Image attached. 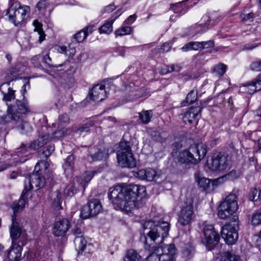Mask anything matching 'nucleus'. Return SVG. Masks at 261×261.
Listing matches in <instances>:
<instances>
[{
	"label": "nucleus",
	"instance_id": "obj_37",
	"mask_svg": "<svg viewBox=\"0 0 261 261\" xmlns=\"http://www.w3.org/2000/svg\"><path fill=\"white\" fill-rule=\"evenodd\" d=\"M139 117L141 120L142 122L144 124L149 123L152 117V111H144L141 113H139Z\"/></svg>",
	"mask_w": 261,
	"mask_h": 261
},
{
	"label": "nucleus",
	"instance_id": "obj_13",
	"mask_svg": "<svg viewBox=\"0 0 261 261\" xmlns=\"http://www.w3.org/2000/svg\"><path fill=\"white\" fill-rule=\"evenodd\" d=\"M90 98L95 101H101L107 97V92L103 85H96L89 92Z\"/></svg>",
	"mask_w": 261,
	"mask_h": 261
},
{
	"label": "nucleus",
	"instance_id": "obj_46",
	"mask_svg": "<svg viewBox=\"0 0 261 261\" xmlns=\"http://www.w3.org/2000/svg\"><path fill=\"white\" fill-rule=\"evenodd\" d=\"M226 66L223 64L216 65L214 68V73L219 76H222L226 72Z\"/></svg>",
	"mask_w": 261,
	"mask_h": 261
},
{
	"label": "nucleus",
	"instance_id": "obj_26",
	"mask_svg": "<svg viewBox=\"0 0 261 261\" xmlns=\"http://www.w3.org/2000/svg\"><path fill=\"white\" fill-rule=\"evenodd\" d=\"M141 256L134 249L128 250L124 256L123 261H140Z\"/></svg>",
	"mask_w": 261,
	"mask_h": 261
},
{
	"label": "nucleus",
	"instance_id": "obj_28",
	"mask_svg": "<svg viewBox=\"0 0 261 261\" xmlns=\"http://www.w3.org/2000/svg\"><path fill=\"white\" fill-rule=\"evenodd\" d=\"M33 24L35 27L34 32H36L39 37L40 43H41L45 39V34L42 29V24L37 20H34Z\"/></svg>",
	"mask_w": 261,
	"mask_h": 261
},
{
	"label": "nucleus",
	"instance_id": "obj_11",
	"mask_svg": "<svg viewBox=\"0 0 261 261\" xmlns=\"http://www.w3.org/2000/svg\"><path fill=\"white\" fill-rule=\"evenodd\" d=\"M102 210V205L99 200L94 199L88 202L81 210V216L83 219L98 215Z\"/></svg>",
	"mask_w": 261,
	"mask_h": 261
},
{
	"label": "nucleus",
	"instance_id": "obj_32",
	"mask_svg": "<svg viewBox=\"0 0 261 261\" xmlns=\"http://www.w3.org/2000/svg\"><path fill=\"white\" fill-rule=\"evenodd\" d=\"M115 21V18L110 19L107 22L105 23L99 28V33L100 34L106 33L110 34L113 30L112 24Z\"/></svg>",
	"mask_w": 261,
	"mask_h": 261
},
{
	"label": "nucleus",
	"instance_id": "obj_41",
	"mask_svg": "<svg viewBox=\"0 0 261 261\" xmlns=\"http://www.w3.org/2000/svg\"><path fill=\"white\" fill-rule=\"evenodd\" d=\"M42 62L45 67H47L50 68H58L59 67L62 66L61 64L54 65L52 63L51 59L49 57L48 55H46L45 56H43Z\"/></svg>",
	"mask_w": 261,
	"mask_h": 261
},
{
	"label": "nucleus",
	"instance_id": "obj_63",
	"mask_svg": "<svg viewBox=\"0 0 261 261\" xmlns=\"http://www.w3.org/2000/svg\"><path fill=\"white\" fill-rule=\"evenodd\" d=\"M89 130V127L86 125L85 126H83L78 128L76 130V133L81 135L83 132H88Z\"/></svg>",
	"mask_w": 261,
	"mask_h": 261
},
{
	"label": "nucleus",
	"instance_id": "obj_20",
	"mask_svg": "<svg viewBox=\"0 0 261 261\" xmlns=\"http://www.w3.org/2000/svg\"><path fill=\"white\" fill-rule=\"evenodd\" d=\"M89 155L92 161H99L104 158L108 154L105 149L102 150L95 146L91 147L88 149Z\"/></svg>",
	"mask_w": 261,
	"mask_h": 261
},
{
	"label": "nucleus",
	"instance_id": "obj_60",
	"mask_svg": "<svg viewBox=\"0 0 261 261\" xmlns=\"http://www.w3.org/2000/svg\"><path fill=\"white\" fill-rule=\"evenodd\" d=\"M72 233L75 236H83V231L80 227H75L71 230Z\"/></svg>",
	"mask_w": 261,
	"mask_h": 261
},
{
	"label": "nucleus",
	"instance_id": "obj_36",
	"mask_svg": "<svg viewBox=\"0 0 261 261\" xmlns=\"http://www.w3.org/2000/svg\"><path fill=\"white\" fill-rule=\"evenodd\" d=\"M88 35V32L81 30L73 36L72 42L80 43L83 42Z\"/></svg>",
	"mask_w": 261,
	"mask_h": 261
},
{
	"label": "nucleus",
	"instance_id": "obj_42",
	"mask_svg": "<svg viewBox=\"0 0 261 261\" xmlns=\"http://www.w3.org/2000/svg\"><path fill=\"white\" fill-rule=\"evenodd\" d=\"M181 67L177 64H172L162 69V72L163 74H167L173 71L178 72L180 70Z\"/></svg>",
	"mask_w": 261,
	"mask_h": 261
},
{
	"label": "nucleus",
	"instance_id": "obj_56",
	"mask_svg": "<svg viewBox=\"0 0 261 261\" xmlns=\"http://www.w3.org/2000/svg\"><path fill=\"white\" fill-rule=\"evenodd\" d=\"M64 135V132L62 130L56 131L51 135H49V140L54 139H59Z\"/></svg>",
	"mask_w": 261,
	"mask_h": 261
},
{
	"label": "nucleus",
	"instance_id": "obj_45",
	"mask_svg": "<svg viewBox=\"0 0 261 261\" xmlns=\"http://www.w3.org/2000/svg\"><path fill=\"white\" fill-rule=\"evenodd\" d=\"M77 189L72 183L69 184L67 186L64 190V194L67 196H72L77 192Z\"/></svg>",
	"mask_w": 261,
	"mask_h": 261
},
{
	"label": "nucleus",
	"instance_id": "obj_31",
	"mask_svg": "<svg viewBox=\"0 0 261 261\" xmlns=\"http://www.w3.org/2000/svg\"><path fill=\"white\" fill-rule=\"evenodd\" d=\"M74 243L76 250L83 251L86 247L87 242L83 236H76L75 237Z\"/></svg>",
	"mask_w": 261,
	"mask_h": 261
},
{
	"label": "nucleus",
	"instance_id": "obj_1",
	"mask_svg": "<svg viewBox=\"0 0 261 261\" xmlns=\"http://www.w3.org/2000/svg\"><path fill=\"white\" fill-rule=\"evenodd\" d=\"M145 192L146 188L143 186L117 185L110 189L108 197L115 209L130 212L143 206Z\"/></svg>",
	"mask_w": 261,
	"mask_h": 261
},
{
	"label": "nucleus",
	"instance_id": "obj_61",
	"mask_svg": "<svg viewBox=\"0 0 261 261\" xmlns=\"http://www.w3.org/2000/svg\"><path fill=\"white\" fill-rule=\"evenodd\" d=\"M202 19L204 21H205V22L204 24H201L200 25H204V28L203 29V31H205L207 29L206 28V27L209 24V23L211 21V20H210V17H209V16H208L207 15H205L202 17Z\"/></svg>",
	"mask_w": 261,
	"mask_h": 261
},
{
	"label": "nucleus",
	"instance_id": "obj_24",
	"mask_svg": "<svg viewBox=\"0 0 261 261\" xmlns=\"http://www.w3.org/2000/svg\"><path fill=\"white\" fill-rule=\"evenodd\" d=\"M55 49L58 53L63 54L68 58H72L76 52L75 47L71 45H69L68 47L65 45H57Z\"/></svg>",
	"mask_w": 261,
	"mask_h": 261
},
{
	"label": "nucleus",
	"instance_id": "obj_15",
	"mask_svg": "<svg viewBox=\"0 0 261 261\" xmlns=\"http://www.w3.org/2000/svg\"><path fill=\"white\" fill-rule=\"evenodd\" d=\"M69 227V221L64 219L57 221L54 226L53 233L55 236L59 237L64 235Z\"/></svg>",
	"mask_w": 261,
	"mask_h": 261
},
{
	"label": "nucleus",
	"instance_id": "obj_62",
	"mask_svg": "<svg viewBox=\"0 0 261 261\" xmlns=\"http://www.w3.org/2000/svg\"><path fill=\"white\" fill-rule=\"evenodd\" d=\"M59 120L60 123H66L69 121V117L67 114H64L59 117Z\"/></svg>",
	"mask_w": 261,
	"mask_h": 261
},
{
	"label": "nucleus",
	"instance_id": "obj_51",
	"mask_svg": "<svg viewBox=\"0 0 261 261\" xmlns=\"http://www.w3.org/2000/svg\"><path fill=\"white\" fill-rule=\"evenodd\" d=\"M30 148L27 147L25 145L23 144H21V145L16 149L15 153H16V155L18 157L20 155L26 152L29 150ZM16 155H14V156Z\"/></svg>",
	"mask_w": 261,
	"mask_h": 261
},
{
	"label": "nucleus",
	"instance_id": "obj_53",
	"mask_svg": "<svg viewBox=\"0 0 261 261\" xmlns=\"http://www.w3.org/2000/svg\"><path fill=\"white\" fill-rule=\"evenodd\" d=\"M254 85L255 88L257 91L261 90V73L259 74L251 82Z\"/></svg>",
	"mask_w": 261,
	"mask_h": 261
},
{
	"label": "nucleus",
	"instance_id": "obj_44",
	"mask_svg": "<svg viewBox=\"0 0 261 261\" xmlns=\"http://www.w3.org/2000/svg\"><path fill=\"white\" fill-rule=\"evenodd\" d=\"M0 92L3 95V99L5 101H10L11 100L15 98V91L12 88H8V92L7 93H5L0 90Z\"/></svg>",
	"mask_w": 261,
	"mask_h": 261
},
{
	"label": "nucleus",
	"instance_id": "obj_9",
	"mask_svg": "<svg viewBox=\"0 0 261 261\" xmlns=\"http://www.w3.org/2000/svg\"><path fill=\"white\" fill-rule=\"evenodd\" d=\"M230 165V158L221 153L215 154L212 157L209 168L215 171H222L229 168Z\"/></svg>",
	"mask_w": 261,
	"mask_h": 261
},
{
	"label": "nucleus",
	"instance_id": "obj_5",
	"mask_svg": "<svg viewBox=\"0 0 261 261\" xmlns=\"http://www.w3.org/2000/svg\"><path fill=\"white\" fill-rule=\"evenodd\" d=\"M117 158L118 163L121 167L133 168L136 166V160L134 158L129 142H120L117 151Z\"/></svg>",
	"mask_w": 261,
	"mask_h": 261
},
{
	"label": "nucleus",
	"instance_id": "obj_16",
	"mask_svg": "<svg viewBox=\"0 0 261 261\" xmlns=\"http://www.w3.org/2000/svg\"><path fill=\"white\" fill-rule=\"evenodd\" d=\"M22 247L16 242H12V246L8 252L7 257L10 261H19L21 258Z\"/></svg>",
	"mask_w": 261,
	"mask_h": 261
},
{
	"label": "nucleus",
	"instance_id": "obj_30",
	"mask_svg": "<svg viewBox=\"0 0 261 261\" xmlns=\"http://www.w3.org/2000/svg\"><path fill=\"white\" fill-rule=\"evenodd\" d=\"M201 42L192 41L185 44L182 48L183 51H187L191 50H202Z\"/></svg>",
	"mask_w": 261,
	"mask_h": 261
},
{
	"label": "nucleus",
	"instance_id": "obj_3",
	"mask_svg": "<svg viewBox=\"0 0 261 261\" xmlns=\"http://www.w3.org/2000/svg\"><path fill=\"white\" fill-rule=\"evenodd\" d=\"M49 164L46 161H39L35 167V172L28 175L24 180V190L30 193L35 186L39 189L44 186L45 180L43 173H46Z\"/></svg>",
	"mask_w": 261,
	"mask_h": 261
},
{
	"label": "nucleus",
	"instance_id": "obj_27",
	"mask_svg": "<svg viewBox=\"0 0 261 261\" xmlns=\"http://www.w3.org/2000/svg\"><path fill=\"white\" fill-rule=\"evenodd\" d=\"M197 99V91L196 89H192L188 94L185 100L181 102V106L185 107L189 105L192 104L196 101Z\"/></svg>",
	"mask_w": 261,
	"mask_h": 261
},
{
	"label": "nucleus",
	"instance_id": "obj_12",
	"mask_svg": "<svg viewBox=\"0 0 261 261\" xmlns=\"http://www.w3.org/2000/svg\"><path fill=\"white\" fill-rule=\"evenodd\" d=\"M221 237L228 245L234 244L238 239V233L235 226L225 224L221 229Z\"/></svg>",
	"mask_w": 261,
	"mask_h": 261
},
{
	"label": "nucleus",
	"instance_id": "obj_34",
	"mask_svg": "<svg viewBox=\"0 0 261 261\" xmlns=\"http://www.w3.org/2000/svg\"><path fill=\"white\" fill-rule=\"evenodd\" d=\"M55 147L54 145H49L46 149L38 154V158L41 160L40 161H44L51 155L54 151Z\"/></svg>",
	"mask_w": 261,
	"mask_h": 261
},
{
	"label": "nucleus",
	"instance_id": "obj_59",
	"mask_svg": "<svg viewBox=\"0 0 261 261\" xmlns=\"http://www.w3.org/2000/svg\"><path fill=\"white\" fill-rule=\"evenodd\" d=\"M116 7L113 5L111 4L105 7L102 10L101 12L104 13H110L113 11Z\"/></svg>",
	"mask_w": 261,
	"mask_h": 261
},
{
	"label": "nucleus",
	"instance_id": "obj_64",
	"mask_svg": "<svg viewBox=\"0 0 261 261\" xmlns=\"http://www.w3.org/2000/svg\"><path fill=\"white\" fill-rule=\"evenodd\" d=\"M227 224H231L234 225L235 226V229H237L238 227V217H233L231 221L227 223Z\"/></svg>",
	"mask_w": 261,
	"mask_h": 261
},
{
	"label": "nucleus",
	"instance_id": "obj_22",
	"mask_svg": "<svg viewBox=\"0 0 261 261\" xmlns=\"http://www.w3.org/2000/svg\"><path fill=\"white\" fill-rule=\"evenodd\" d=\"M49 141V135L45 134L43 136H40L36 140L32 142L28 148L30 149L36 150L42 147L44 144H46Z\"/></svg>",
	"mask_w": 261,
	"mask_h": 261
},
{
	"label": "nucleus",
	"instance_id": "obj_47",
	"mask_svg": "<svg viewBox=\"0 0 261 261\" xmlns=\"http://www.w3.org/2000/svg\"><path fill=\"white\" fill-rule=\"evenodd\" d=\"M261 191L256 189H253L250 193L249 198L250 200L253 201H257L260 199Z\"/></svg>",
	"mask_w": 261,
	"mask_h": 261
},
{
	"label": "nucleus",
	"instance_id": "obj_35",
	"mask_svg": "<svg viewBox=\"0 0 261 261\" xmlns=\"http://www.w3.org/2000/svg\"><path fill=\"white\" fill-rule=\"evenodd\" d=\"M133 32V29L130 27L124 26L117 29L115 32V37L122 36L130 34Z\"/></svg>",
	"mask_w": 261,
	"mask_h": 261
},
{
	"label": "nucleus",
	"instance_id": "obj_54",
	"mask_svg": "<svg viewBox=\"0 0 261 261\" xmlns=\"http://www.w3.org/2000/svg\"><path fill=\"white\" fill-rule=\"evenodd\" d=\"M250 68L252 70L255 71H261V61H255L250 65Z\"/></svg>",
	"mask_w": 261,
	"mask_h": 261
},
{
	"label": "nucleus",
	"instance_id": "obj_29",
	"mask_svg": "<svg viewBox=\"0 0 261 261\" xmlns=\"http://www.w3.org/2000/svg\"><path fill=\"white\" fill-rule=\"evenodd\" d=\"M219 261H241L239 255L231 252H225L223 253Z\"/></svg>",
	"mask_w": 261,
	"mask_h": 261
},
{
	"label": "nucleus",
	"instance_id": "obj_58",
	"mask_svg": "<svg viewBox=\"0 0 261 261\" xmlns=\"http://www.w3.org/2000/svg\"><path fill=\"white\" fill-rule=\"evenodd\" d=\"M137 16L135 14L129 16L124 21V24H130L133 23L136 19Z\"/></svg>",
	"mask_w": 261,
	"mask_h": 261
},
{
	"label": "nucleus",
	"instance_id": "obj_23",
	"mask_svg": "<svg viewBox=\"0 0 261 261\" xmlns=\"http://www.w3.org/2000/svg\"><path fill=\"white\" fill-rule=\"evenodd\" d=\"M75 158L73 155H68L62 165L64 173L67 176L72 174L74 168Z\"/></svg>",
	"mask_w": 261,
	"mask_h": 261
},
{
	"label": "nucleus",
	"instance_id": "obj_21",
	"mask_svg": "<svg viewBox=\"0 0 261 261\" xmlns=\"http://www.w3.org/2000/svg\"><path fill=\"white\" fill-rule=\"evenodd\" d=\"M16 218L14 216H12V224L10 227V237L12 239V242H16V240L20 236L21 233V229L19 224L15 221Z\"/></svg>",
	"mask_w": 261,
	"mask_h": 261
},
{
	"label": "nucleus",
	"instance_id": "obj_10",
	"mask_svg": "<svg viewBox=\"0 0 261 261\" xmlns=\"http://www.w3.org/2000/svg\"><path fill=\"white\" fill-rule=\"evenodd\" d=\"M203 232L204 237L202 240V243L209 249H212L219 241L218 233L216 231L213 225H205Z\"/></svg>",
	"mask_w": 261,
	"mask_h": 261
},
{
	"label": "nucleus",
	"instance_id": "obj_14",
	"mask_svg": "<svg viewBox=\"0 0 261 261\" xmlns=\"http://www.w3.org/2000/svg\"><path fill=\"white\" fill-rule=\"evenodd\" d=\"M202 108L200 106L191 107L184 114H181V118L185 124H191L193 121L200 115Z\"/></svg>",
	"mask_w": 261,
	"mask_h": 261
},
{
	"label": "nucleus",
	"instance_id": "obj_8",
	"mask_svg": "<svg viewBox=\"0 0 261 261\" xmlns=\"http://www.w3.org/2000/svg\"><path fill=\"white\" fill-rule=\"evenodd\" d=\"M178 222L182 226L189 225L194 218V208L191 202H186L180 205L178 214Z\"/></svg>",
	"mask_w": 261,
	"mask_h": 261
},
{
	"label": "nucleus",
	"instance_id": "obj_52",
	"mask_svg": "<svg viewBox=\"0 0 261 261\" xmlns=\"http://www.w3.org/2000/svg\"><path fill=\"white\" fill-rule=\"evenodd\" d=\"M61 194L59 191L56 192V198H54L53 204L57 207L61 206Z\"/></svg>",
	"mask_w": 261,
	"mask_h": 261
},
{
	"label": "nucleus",
	"instance_id": "obj_7",
	"mask_svg": "<svg viewBox=\"0 0 261 261\" xmlns=\"http://www.w3.org/2000/svg\"><path fill=\"white\" fill-rule=\"evenodd\" d=\"M30 12L29 6H21L19 2H15L8 9L7 14L9 15V20L15 25H18L26 19Z\"/></svg>",
	"mask_w": 261,
	"mask_h": 261
},
{
	"label": "nucleus",
	"instance_id": "obj_43",
	"mask_svg": "<svg viewBox=\"0 0 261 261\" xmlns=\"http://www.w3.org/2000/svg\"><path fill=\"white\" fill-rule=\"evenodd\" d=\"M37 8L39 11L43 12L47 9L50 11V5L47 0H40L37 4Z\"/></svg>",
	"mask_w": 261,
	"mask_h": 261
},
{
	"label": "nucleus",
	"instance_id": "obj_49",
	"mask_svg": "<svg viewBox=\"0 0 261 261\" xmlns=\"http://www.w3.org/2000/svg\"><path fill=\"white\" fill-rule=\"evenodd\" d=\"M152 139L156 141L163 143L165 141V137H162V134L156 131H152L150 133Z\"/></svg>",
	"mask_w": 261,
	"mask_h": 261
},
{
	"label": "nucleus",
	"instance_id": "obj_19",
	"mask_svg": "<svg viewBox=\"0 0 261 261\" xmlns=\"http://www.w3.org/2000/svg\"><path fill=\"white\" fill-rule=\"evenodd\" d=\"M29 194L30 193L29 192L23 190L19 200L18 201H15L13 202L12 206V209L13 210V215L12 216L16 217V213L19 210L23 209Z\"/></svg>",
	"mask_w": 261,
	"mask_h": 261
},
{
	"label": "nucleus",
	"instance_id": "obj_33",
	"mask_svg": "<svg viewBox=\"0 0 261 261\" xmlns=\"http://www.w3.org/2000/svg\"><path fill=\"white\" fill-rule=\"evenodd\" d=\"M27 160V158H20L19 159H18V158L16 157H14L13 159H8V163H7V166H5L3 168L0 167V171H3L4 170L6 169L9 166L15 165L18 164L24 163Z\"/></svg>",
	"mask_w": 261,
	"mask_h": 261
},
{
	"label": "nucleus",
	"instance_id": "obj_18",
	"mask_svg": "<svg viewBox=\"0 0 261 261\" xmlns=\"http://www.w3.org/2000/svg\"><path fill=\"white\" fill-rule=\"evenodd\" d=\"M195 181L197 183L198 188L201 191L208 192L211 190V179L204 177L199 172L195 174Z\"/></svg>",
	"mask_w": 261,
	"mask_h": 261
},
{
	"label": "nucleus",
	"instance_id": "obj_6",
	"mask_svg": "<svg viewBox=\"0 0 261 261\" xmlns=\"http://www.w3.org/2000/svg\"><path fill=\"white\" fill-rule=\"evenodd\" d=\"M238 209L237 196L231 193L219 205L218 215L221 219H225L235 213Z\"/></svg>",
	"mask_w": 261,
	"mask_h": 261
},
{
	"label": "nucleus",
	"instance_id": "obj_40",
	"mask_svg": "<svg viewBox=\"0 0 261 261\" xmlns=\"http://www.w3.org/2000/svg\"><path fill=\"white\" fill-rule=\"evenodd\" d=\"M251 223L253 225H257L261 223V210H256L252 215Z\"/></svg>",
	"mask_w": 261,
	"mask_h": 261
},
{
	"label": "nucleus",
	"instance_id": "obj_55",
	"mask_svg": "<svg viewBox=\"0 0 261 261\" xmlns=\"http://www.w3.org/2000/svg\"><path fill=\"white\" fill-rule=\"evenodd\" d=\"M259 44L258 43H247L244 45H242L241 47V49L242 50H250L255 48L256 47L258 46Z\"/></svg>",
	"mask_w": 261,
	"mask_h": 261
},
{
	"label": "nucleus",
	"instance_id": "obj_4",
	"mask_svg": "<svg viewBox=\"0 0 261 261\" xmlns=\"http://www.w3.org/2000/svg\"><path fill=\"white\" fill-rule=\"evenodd\" d=\"M206 153L205 144L202 143L195 144L191 145L188 149L180 152L178 160L181 163L196 164L205 157Z\"/></svg>",
	"mask_w": 261,
	"mask_h": 261
},
{
	"label": "nucleus",
	"instance_id": "obj_50",
	"mask_svg": "<svg viewBox=\"0 0 261 261\" xmlns=\"http://www.w3.org/2000/svg\"><path fill=\"white\" fill-rule=\"evenodd\" d=\"M184 2V1L171 5V8L175 13L180 14L182 13Z\"/></svg>",
	"mask_w": 261,
	"mask_h": 261
},
{
	"label": "nucleus",
	"instance_id": "obj_25",
	"mask_svg": "<svg viewBox=\"0 0 261 261\" xmlns=\"http://www.w3.org/2000/svg\"><path fill=\"white\" fill-rule=\"evenodd\" d=\"M96 173L97 172L95 171H87L82 174L80 185L83 188L84 190L85 189L87 185Z\"/></svg>",
	"mask_w": 261,
	"mask_h": 261
},
{
	"label": "nucleus",
	"instance_id": "obj_48",
	"mask_svg": "<svg viewBox=\"0 0 261 261\" xmlns=\"http://www.w3.org/2000/svg\"><path fill=\"white\" fill-rule=\"evenodd\" d=\"M43 56L40 55L34 56L31 59V62L34 67L40 68L41 67V61H42Z\"/></svg>",
	"mask_w": 261,
	"mask_h": 261
},
{
	"label": "nucleus",
	"instance_id": "obj_39",
	"mask_svg": "<svg viewBox=\"0 0 261 261\" xmlns=\"http://www.w3.org/2000/svg\"><path fill=\"white\" fill-rule=\"evenodd\" d=\"M241 172L239 171H236V170H232L229 173L224 175L222 178H225L226 179L229 180H234L238 179L241 176Z\"/></svg>",
	"mask_w": 261,
	"mask_h": 261
},
{
	"label": "nucleus",
	"instance_id": "obj_38",
	"mask_svg": "<svg viewBox=\"0 0 261 261\" xmlns=\"http://www.w3.org/2000/svg\"><path fill=\"white\" fill-rule=\"evenodd\" d=\"M241 90L243 92H245L249 94H253L257 91L256 88H255L254 85L252 82L247 83L243 85L241 87Z\"/></svg>",
	"mask_w": 261,
	"mask_h": 261
},
{
	"label": "nucleus",
	"instance_id": "obj_2",
	"mask_svg": "<svg viewBox=\"0 0 261 261\" xmlns=\"http://www.w3.org/2000/svg\"><path fill=\"white\" fill-rule=\"evenodd\" d=\"M31 112L25 100H17L14 105L8 106L7 113L0 116V124L15 128L20 134H27L32 131V127L24 117Z\"/></svg>",
	"mask_w": 261,
	"mask_h": 261
},
{
	"label": "nucleus",
	"instance_id": "obj_57",
	"mask_svg": "<svg viewBox=\"0 0 261 261\" xmlns=\"http://www.w3.org/2000/svg\"><path fill=\"white\" fill-rule=\"evenodd\" d=\"M202 45V49L206 48L213 47L215 45L214 42L213 40H208L207 41L201 42Z\"/></svg>",
	"mask_w": 261,
	"mask_h": 261
},
{
	"label": "nucleus",
	"instance_id": "obj_17",
	"mask_svg": "<svg viewBox=\"0 0 261 261\" xmlns=\"http://www.w3.org/2000/svg\"><path fill=\"white\" fill-rule=\"evenodd\" d=\"M134 175L141 180L151 181L156 176V172L151 168L142 169L134 172Z\"/></svg>",
	"mask_w": 261,
	"mask_h": 261
}]
</instances>
